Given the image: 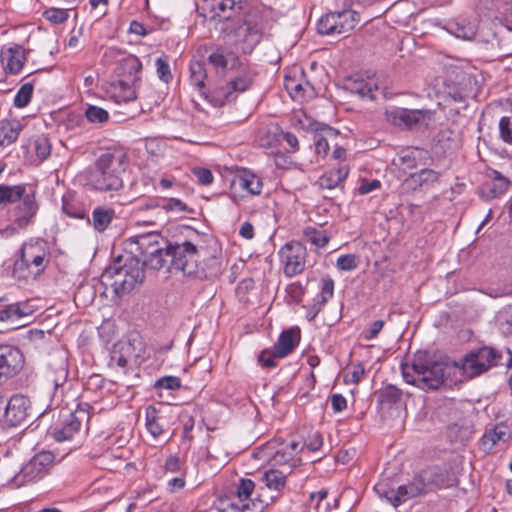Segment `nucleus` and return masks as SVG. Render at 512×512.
<instances>
[{"label":"nucleus","mask_w":512,"mask_h":512,"mask_svg":"<svg viewBox=\"0 0 512 512\" xmlns=\"http://www.w3.org/2000/svg\"><path fill=\"white\" fill-rule=\"evenodd\" d=\"M448 365L428 351H417L410 361L401 364L402 376L406 383L421 390H437L445 381Z\"/></svg>","instance_id":"obj_1"},{"label":"nucleus","mask_w":512,"mask_h":512,"mask_svg":"<svg viewBox=\"0 0 512 512\" xmlns=\"http://www.w3.org/2000/svg\"><path fill=\"white\" fill-rule=\"evenodd\" d=\"M50 261L47 243L42 239H30L23 243L19 257L15 260L12 276L18 281L35 280Z\"/></svg>","instance_id":"obj_2"},{"label":"nucleus","mask_w":512,"mask_h":512,"mask_svg":"<svg viewBox=\"0 0 512 512\" xmlns=\"http://www.w3.org/2000/svg\"><path fill=\"white\" fill-rule=\"evenodd\" d=\"M124 155L120 152H106L96 161L88 177V184L102 192L118 191L123 187L121 172Z\"/></svg>","instance_id":"obj_3"},{"label":"nucleus","mask_w":512,"mask_h":512,"mask_svg":"<svg viewBox=\"0 0 512 512\" xmlns=\"http://www.w3.org/2000/svg\"><path fill=\"white\" fill-rule=\"evenodd\" d=\"M102 278L105 282H109L116 295L121 296L143 282V264L137 257L129 256L123 263L119 261L108 267Z\"/></svg>","instance_id":"obj_4"},{"label":"nucleus","mask_w":512,"mask_h":512,"mask_svg":"<svg viewBox=\"0 0 512 512\" xmlns=\"http://www.w3.org/2000/svg\"><path fill=\"white\" fill-rule=\"evenodd\" d=\"M500 358L499 351L489 346H483L468 352L460 364L455 363V366L462 370L466 378L472 379L499 365Z\"/></svg>","instance_id":"obj_5"},{"label":"nucleus","mask_w":512,"mask_h":512,"mask_svg":"<svg viewBox=\"0 0 512 512\" xmlns=\"http://www.w3.org/2000/svg\"><path fill=\"white\" fill-rule=\"evenodd\" d=\"M201 248L192 241L170 244L171 265L187 276L202 277L204 271L198 263Z\"/></svg>","instance_id":"obj_6"},{"label":"nucleus","mask_w":512,"mask_h":512,"mask_svg":"<svg viewBox=\"0 0 512 512\" xmlns=\"http://www.w3.org/2000/svg\"><path fill=\"white\" fill-rule=\"evenodd\" d=\"M303 449L304 444L300 441H271L264 447L263 453L273 466H279L280 469L286 468V471H289L300 465L301 459L297 456Z\"/></svg>","instance_id":"obj_7"},{"label":"nucleus","mask_w":512,"mask_h":512,"mask_svg":"<svg viewBox=\"0 0 512 512\" xmlns=\"http://www.w3.org/2000/svg\"><path fill=\"white\" fill-rule=\"evenodd\" d=\"M306 248L300 242H289L279 250V257L283 265L284 274L288 277L303 272L306 265Z\"/></svg>","instance_id":"obj_8"},{"label":"nucleus","mask_w":512,"mask_h":512,"mask_svg":"<svg viewBox=\"0 0 512 512\" xmlns=\"http://www.w3.org/2000/svg\"><path fill=\"white\" fill-rule=\"evenodd\" d=\"M376 490L381 496L386 497L394 507H398L407 500L424 493L425 483L423 478L416 476L409 483L400 485L397 490L386 491L381 483L377 484Z\"/></svg>","instance_id":"obj_9"},{"label":"nucleus","mask_w":512,"mask_h":512,"mask_svg":"<svg viewBox=\"0 0 512 512\" xmlns=\"http://www.w3.org/2000/svg\"><path fill=\"white\" fill-rule=\"evenodd\" d=\"M233 197L244 198L261 194L263 189L262 179L251 171H242L236 174L230 185Z\"/></svg>","instance_id":"obj_10"},{"label":"nucleus","mask_w":512,"mask_h":512,"mask_svg":"<svg viewBox=\"0 0 512 512\" xmlns=\"http://www.w3.org/2000/svg\"><path fill=\"white\" fill-rule=\"evenodd\" d=\"M24 366L22 352L10 345H0V384L21 371Z\"/></svg>","instance_id":"obj_11"},{"label":"nucleus","mask_w":512,"mask_h":512,"mask_svg":"<svg viewBox=\"0 0 512 512\" xmlns=\"http://www.w3.org/2000/svg\"><path fill=\"white\" fill-rule=\"evenodd\" d=\"M352 12L344 10L337 13H329L318 21L317 31L321 35H341L352 29L350 20Z\"/></svg>","instance_id":"obj_12"},{"label":"nucleus","mask_w":512,"mask_h":512,"mask_svg":"<svg viewBox=\"0 0 512 512\" xmlns=\"http://www.w3.org/2000/svg\"><path fill=\"white\" fill-rule=\"evenodd\" d=\"M53 461L54 455L51 452L42 451L22 467L20 475L26 482L38 481L49 473Z\"/></svg>","instance_id":"obj_13"},{"label":"nucleus","mask_w":512,"mask_h":512,"mask_svg":"<svg viewBox=\"0 0 512 512\" xmlns=\"http://www.w3.org/2000/svg\"><path fill=\"white\" fill-rule=\"evenodd\" d=\"M139 80L140 77L115 80L106 86V95L116 103H128L134 101L137 98L136 85Z\"/></svg>","instance_id":"obj_14"},{"label":"nucleus","mask_w":512,"mask_h":512,"mask_svg":"<svg viewBox=\"0 0 512 512\" xmlns=\"http://www.w3.org/2000/svg\"><path fill=\"white\" fill-rule=\"evenodd\" d=\"M119 56H121V51L116 48H108L104 53L106 61L115 59L118 62V76L127 79L139 77V73L142 69L140 60L134 55H124L118 58Z\"/></svg>","instance_id":"obj_15"},{"label":"nucleus","mask_w":512,"mask_h":512,"mask_svg":"<svg viewBox=\"0 0 512 512\" xmlns=\"http://www.w3.org/2000/svg\"><path fill=\"white\" fill-rule=\"evenodd\" d=\"M85 418H87L85 410L67 411L62 415L61 425L53 431L55 440L62 442L71 439L80 430Z\"/></svg>","instance_id":"obj_16"},{"label":"nucleus","mask_w":512,"mask_h":512,"mask_svg":"<svg viewBox=\"0 0 512 512\" xmlns=\"http://www.w3.org/2000/svg\"><path fill=\"white\" fill-rule=\"evenodd\" d=\"M30 400L21 394L13 395L6 404L3 422L10 426L21 425L28 416Z\"/></svg>","instance_id":"obj_17"},{"label":"nucleus","mask_w":512,"mask_h":512,"mask_svg":"<svg viewBox=\"0 0 512 512\" xmlns=\"http://www.w3.org/2000/svg\"><path fill=\"white\" fill-rule=\"evenodd\" d=\"M388 120L399 127L412 129L426 117L430 119V112L426 110H410L394 107L387 111Z\"/></svg>","instance_id":"obj_18"},{"label":"nucleus","mask_w":512,"mask_h":512,"mask_svg":"<svg viewBox=\"0 0 512 512\" xmlns=\"http://www.w3.org/2000/svg\"><path fill=\"white\" fill-rule=\"evenodd\" d=\"M255 489L251 479H241L236 490L238 502L232 504L236 512H258L262 509L261 502L250 499Z\"/></svg>","instance_id":"obj_19"},{"label":"nucleus","mask_w":512,"mask_h":512,"mask_svg":"<svg viewBox=\"0 0 512 512\" xmlns=\"http://www.w3.org/2000/svg\"><path fill=\"white\" fill-rule=\"evenodd\" d=\"M511 437L510 429L505 423H499L487 428L480 440V448L490 453L494 448H504Z\"/></svg>","instance_id":"obj_20"},{"label":"nucleus","mask_w":512,"mask_h":512,"mask_svg":"<svg viewBox=\"0 0 512 512\" xmlns=\"http://www.w3.org/2000/svg\"><path fill=\"white\" fill-rule=\"evenodd\" d=\"M21 199L22 203L15 209L13 225L6 229L11 235L16 234L20 229L26 228L37 212V205L32 196L23 195Z\"/></svg>","instance_id":"obj_21"},{"label":"nucleus","mask_w":512,"mask_h":512,"mask_svg":"<svg viewBox=\"0 0 512 512\" xmlns=\"http://www.w3.org/2000/svg\"><path fill=\"white\" fill-rule=\"evenodd\" d=\"M162 237L158 232L136 235L130 239L131 253H138L142 259L150 253H155L160 247Z\"/></svg>","instance_id":"obj_22"},{"label":"nucleus","mask_w":512,"mask_h":512,"mask_svg":"<svg viewBox=\"0 0 512 512\" xmlns=\"http://www.w3.org/2000/svg\"><path fill=\"white\" fill-rule=\"evenodd\" d=\"M68 363L64 353H55L51 356L49 362L48 379L53 384L55 390L62 387L67 381Z\"/></svg>","instance_id":"obj_23"},{"label":"nucleus","mask_w":512,"mask_h":512,"mask_svg":"<svg viewBox=\"0 0 512 512\" xmlns=\"http://www.w3.org/2000/svg\"><path fill=\"white\" fill-rule=\"evenodd\" d=\"M26 62L25 50L21 46L2 49L1 63L5 72L18 74Z\"/></svg>","instance_id":"obj_24"},{"label":"nucleus","mask_w":512,"mask_h":512,"mask_svg":"<svg viewBox=\"0 0 512 512\" xmlns=\"http://www.w3.org/2000/svg\"><path fill=\"white\" fill-rule=\"evenodd\" d=\"M486 177L488 182L484 186L488 189V196L491 199L505 194L512 184L508 176L493 168L486 170Z\"/></svg>","instance_id":"obj_25"},{"label":"nucleus","mask_w":512,"mask_h":512,"mask_svg":"<svg viewBox=\"0 0 512 512\" xmlns=\"http://www.w3.org/2000/svg\"><path fill=\"white\" fill-rule=\"evenodd\" d=\"M24 126L17 119L0 120V152L16 142Z\"/></svg>","instance_id":"obj_26"},{"label":"nucleus","mask_w":512,"mask_h":512,"mask_svg":"<svg viewBox=\"0 0 512 512\" xmlns=\"http://www.w3.org/2000/svg\"><path fill=\"white\" fill-rule=\"evenodd\" d=\"M202 96L209 101V103L215 107H221L227 103H230L236 99L233 91V87H230L228 82L217 84L209 92L203 91Z\"/></svg>","instance_id":"obj_27"},{"label":"nucleus","mask_w":512,"mask_h":512,"mask_svg":"<svg viewBox=\"0 0 512 512\" xmlns=\"http://www.w3.org/2000/svg\"><path fill=\"white\" fill-rule=\"evenodd\" d=\"M334 294V281L329 276L323 277L320 281V291L315 298V303L308 312L307 317L313 320L320 312L322 307L333 297Z\"/></svg>","instance_id":"obj_28"},{"label":"nucleus","mask_w":512,"mask_h":512,"mask_svg":"<svg viewBox=\"0 0 512 512\" xmlns=\"http://www.w3.org/2000/svg\"><path fill=\"white\" fill-rule=\"evenodd\" d=\"M237 36L242 39L248 48H253L261 40L262 29L257 21L246 19L238 27Z\"/></svg>","instance_id":"obj_29"},{"label":"nucleus","mask_w":512,"mask_h":512,"mask_svg":"<svg viewBox=\"0 0 512 512\" xmlns=\"http://www.w3.org/2000/svg\"><path fill=\"white\" fill-rule=\"evenodd\" d=\"M299 339L300 333L296 329H289L282 332L274 347V356L282 358L289 355L298 344Z\"/></svg>","instance_id":"obj_30"},{"label":"nucleus","mask_w":512,"mask_h":512,"mask_svg":"<svg viewBox=\"0 0 512 512\" xmlns=\"http://www.w3.org/2000/svg\"><path fill=\"white\" fill-rule=\"evenodd\" d=\"M440 174L432 169H421L418 172L410 174L404 181V185L415 190L423 185L433 184L438 181Z\"/></svg>","instance_id":"obj_31"},{"label":"nucleus","mask_w":512,"mask_h":512,"mask_svg":"<svg viewBox=\"0 0 512 512\" xmlns=\"http://www.w3.org/2000/svg\"><path fill=\"white\" fill-rule=\"evenodd\" d=\"M449 31L455 37L463 40H475L478 35V27L474 21H455L449 24Z\"/></svg>","instance_id":"obj_32"},{"label":"nucleus","mask_w":512,"mask_h":512,"mask_svg":"<svg viewBox=\"0 0 512 512\" xmlns=\"http://www.w3.org/2000/svg\"><path fill=\"white\" fill-rule=\"evenodd\" d=\"M292 472V470L286 471V468L270 469L264 473L263 481L268 489L279 492L285 487L287 479Z\"/></svg>","instance_id":"obj_33"},{"label":"nucleus","mask_w":512,"mask_h":512,"mask_svg":"<svg viewBox=\"0 0 512 512\" xmlns=\"http://www.w3.org/2000/svg\"><path fill=\"white\" fill-rule=\"evenodd\" d=\"M24 148L28 153H34L40 162L47 159L51 153V144L45 135L29 139Z\"/></svg>","instance_id":"obj_34"},{"label":"nucleus","mask_w":512,"mask_h":512,"mask_svg":"<svg viewBox=\"0 0 512 512\" xmlns=\"http://www.w3.org/2000/svg\"><path fill=\"white\" fill-rule=\"evenodd\" d=\"M135 348L130 341H120L114 346L111 360L119 367H126L134 356Z\"/></svg>","instance_id":"obj_35"},{"label":"nucleus","mask_w":512,"mask_h":512,"mask_svg":"<svg viewBox=\"0 0 512 512\" xmlns=\"http://www.w3.org/2000/svg\"><path fill=\"white\" fill-rule=\"evenodd\" d=\"M114 216L115 212L112 208L98 206L92 212L91 223L95 230L103 232L108 228Z\"/></svg>","instance_id":"obj_36"},{"label":"nucleus","mask_w":512,"mask_h":512,"mask_svg":"<svg viewBox=\"0 0 512 512\" xmlns=\"http://www.w3.org/2000/svg\"><path fill=\"white\" fill-rule=\"evenodd\" d=\"M303 239L316 249H320L329 242L330 234L321 227L309 226L303 230Z\"/></svg>","instance_id":"obj_37"},{"label":"nucleus","mask_w":512,"mask_h":512,"mask_svg":"<svg viewBox=\"0 0 512 512\" xmlns=\"http://www.w3.org/2000/svg\"><path fill=\"white\" fill-rule=\"evenodd\" d=\"M349 174L347 166L338 168L337 170H330L324 173L318 180V184L323 189H333L338 186Z\"/></svg>","instance_id":"obj_38"},{"label":"nucleus","mask_w":512,"mask_h":512,"mask_svg":"<svg viewBox=\"0 0 512 512\" xmlns=\"http://www.w3.org/2000/svg\"><path fill=\"white\" fill-rule=\"evenodd\" d=\"M338 133L332 128H324L315 135V149L317 154L326 156L330 144L336 140Z\"/></svg>","instance_id":"obj_39"},{"label":"nucleus","mask_w":512,"mask_h":512,"mask_svg":"<svg viewBox=\"0 0 512 512\" xmlns=\"http://www.w3.org/2000/svg\"><path fill=\"white\" fill-rule=\"evenodd\" d=\"M168 257L171 258L170 245L166 248L160 246L157 252L148 254L141 263L151 269L160 270L166 265Z\"/></svg>","instance_id":"obj_40"},{"label":"nucleus","mask_w":512,"mask_h":512,"mask_svg":"<svg viewBox=\"0 0 512 512\" xmlns=\"http://www.w3.org/2000/svg\"><path fill=\"white\" fill-rule=\"evenodd\" d=\"M24 193L25 187L22 185H0V206L5 207L8 204L20 200L23 197Z\"/></svg>","instance_id":"obj_41"},{"label":"nucleus","mask_w":512,"mask_h":512,"mask_svg":"<svg viewBox=\"0 0 512 512\" xmlns=\"http://www.w3.org/2000/svg\"><path fill=\"white\" fill-rule=\"evenodd\" d=\"M419 478L424 479L425 487L427 484H433L439 487H444L448 484L447 482V471L439 467H433L424 470L418 475Z\"/></svg>","instance_id":"obj_42"},{"label":"nucleus","mask_w":512,"mask_h":512,"mask_svg":"<svg viewBox=\"0 0 512 512\" xmlns=\"http://www.w3.org/2000/svg\"><path fill=\"white\" fill-rule=\"evenodd\" d=\"M327 497L326 489L311 493L308 500L309 509H313L315 512H329L330 503L327 501Z\"/></svg>","instance_id":"obj_43"},{"label":"nucleus","mask_w":512,"mask_h":512,"mask_svg":"<svg viewBox=\"0 0 512 512\" xmlns=\"http://www.w3.org/2000/svg\"><path fill=\"white\" fill-rule=\"evenodd\" d=\"M402 391L394 385H386L380 390L379 402L389 407L399 403L402 399Z\"/></svg>","instance_id":"obj_44"},{"label":"nucleus","mask_w":512,"mask_h":512,"mask_svg":"<svg viewBox=\"0 0 512 512\" xmlns=\"http://www.w3.org/2000/svg\"><path fill=\"white\" fill-rule=\"evenodd\" d=\"M32 310L27 304H13L8 306L5 310L0 311V320L18 319L24 316H29Z\"/></svg>","instance_id":"obj_45"},{"label":"nucleus","mask_w":512,"mask_h":512,"mask_svg":"<svg viewBox=\"0 0 512 512\" xmlns=\"http://www.w3.org/2000/svg\"><path fill=\"white\" fill-rule=\"evenodd\" d=\"M377 90V85L372 79L358 80L354 79V94H357L362 99H374V91Z\"/></svg>","instance_id":"obj_46"},{"label":"nucleus","mask_w":512,"mask_h":512,"mask_svg":"<svg viewBox=\"0 0 512 512\" xmlns=\"http://www.w3.org/2000/svg\"><path fill=\"white\" fill-rule=\"evenodd\" d=\"M159 417L157 416L156 409L153 406H149L146 409V427L148 432L154 437L157 438L163 433V426L159 421Z\"/></svg>","instance_id":"obj_47"},{"label":"nucleus","mask_w":512,"mask_h":512,"mask_svg":"<svg viewBox=\"0 0 512 512\" xmlns=\"http://www.w3.org/2000/svg\"><path fill=\"white\" fill-rule=\"evenodd\" d=\"M253 77L250 72L242 71L238 76L228 82L230 87H233L234 95L237 97L238 93L246 91L252 84Z\"/></svg>","instance_id":"obj_48"},{"label":"nucleus","mask_w":512,"mask_h":512,"mask_svg":"<svg viewBox=\"0 0 512 512\" xmlns=\"http://www.w3.org/2000/svg\"><path fill=\"white\" fill-rule=\"evenodd\" d=\"M190 72H191V83L198 87L200 93L202 94L204 90V80L206 78V72L204 65L199 61H194L190 64Z\"/></svg>","instance_id":"obj_49"},{"label":"nucleus","mask_w":512,"mask_h":512,"mask_svg":"<svg viewBox=\"0 0 512 512\" xmlns=\"http://www.w3.org/2000/svg\"><path fill=\"white\" fill-rule=\"evenodd\" d=\"M291 121L292 124L299 129L307 131L318 130L317 123L314 122L305 112H295Z\"/></svg>","instance_id":"obj_50"},{"label":"nucleus","mask_w":512,"mask_h":512,"mask_svg":"<svg viewBox=\"0 0 512 512\" xmlns=\"http://www.w3.org/2000/svg\"><path fill=\"white\" fill-rule=\"evenodd\" d=\"M85 116L89 122L98 124L105 123L109 119V114L105 109L94 105L87 107Z\"/></svg>","instance_id":"obj_51"},{"label":"nucleus","mask_w":512,"mask_h":512,"mask_svg":"<svg viewBox=\"0 0 512 512\" xmlns=\"http://www.w3.org/2000/svg\"><path fill=\"white\" fill-rule=\"evenodd\" d=\"M33 94V85L31 83L23 84L14 98V105L18 108H23L28 105Z\"/></svg>","instance_id":"obj_52"},{"label":"nucleus","mask_w":512,"mask_h":512,"mask_svg":"<svg viewBox=\"0 0 512 512\" xmlns=\"http://www.w3.org/2000/svg\"><path fill=\"white\" fill-rule=\"evenodd\" d=\"M43 17L53 24H62L68 19V9L49 8L43 12Z\"/></svg>","instance_id":"obj_53"},{"label":"nucleus","mask_w":512,"mask_h":512,"mask_svg":"<svg viewBox=\"0 0 512 512\" xmlns=\"http://www.w3.org/2000/svg\"><path fill=\"white\" fill-rule=\"evenodd\" d=\"M499 135L504 143L512 145V116H504L499 120Z\"/></svg>","instance_id":"obj_54"},{"label":"nucleus","mask_w":512,"mask_h":512,"mask_svg":"<svg viewBox=\"0 0 512 512\" xmlns=\"http://www.w3.org/2000/svg\"><path fill=\"white\" fill-rule=\"evenodd\" d=\"M385 322L383 320H376L372 322L369 327L364 328L359 334V340H372L378 336L383 329Z\"/></svg>","instance_id":"obj_55"},{"label":"nucleus","mask_w":512,"mask_h":512,"mask_svg":"<svg viewBox=\"0 0 512 512\" xmlns=\"http://www.w3.org/2000/svg\"><path fill=\"white\" fill-rule=\"evenodd\" d=\"M304 296V287L298 283H292L286 288V298L289 303H299Z\"/></svg>","instance_id":"obj_56"},{"label":"nucleus","mask_w":512,"mask_h":512,"mask_svg":"<svg viewBox=\"0 0 512 512\" xmlns=\"http://www.w3.org/2000/svg\"><path fill=\"white\" fill-rule=\"evenodd\" d=\"M160 207L168 212H183L187 210L186 204L177 198L162 200Z\"/></svg>","instance_id":"obj_57"},{"label":"nucleus","mask_w":512,"mask_h":512,"mask_svg":"<svg viewBox=\"0 0 512 512\" xmlns=\"http://www.w3.org/2000/svg\"><path fill=\"white\" fill-rule=\"evenodd\" d=\"M156 69L159 79L163 82L168 83L172 79L169 64L163 58H157Z\"/></svg>","instance_id":"obj_58"},{"label":"nucleus","mask_w":512,"mask_h":512,"mask_svg":"<svg viewBox=\"0 0 512 512\" xmlns=\"http://www.w3.org/2000/svg\"><path fill=\"white\" fill-rule=\"evenodd\" d=\"M235 0H211V9L215 15H220L233 9Z\"/></svg>","instance_id":"obj_59"},{"label":"nucleus","mask_w":512,"mask_h":512,"mask_svg":"<svg viewBox=\"0 0 512 512\" xmlns=\"http://www.w3.org/2000/svg\"><path fill=\"white\" fill-rule=\"evenodd\" d=\"M156 386L166 390H175L180 388L181 381L175 376H165L156 382Z\"/></svg>","instance_id":"obj_60"},{"label":"nucleus","mask_w":512,"mask_h":512,"mask_svg":"<svg viewBox=\"0 0 512 512\" xmlns=\"http://www.w3.org/2000/svg\"><path fill=\"white\" fill-rule=\"evenodd\" d=\"M208 61L216 68H225L227 65V59L224 50L221 48H218L212 52L208 57Z\"/></svg>","instance_id":"obj_61"},{"label":"nucleus","mask_w":512,"mask_h":512,"mask_svg":"<svg viewBox=\"0 0 512 512\" xmlns=\"http://www.w3.org/2000/svg\"><path fill=\"white\" fill-rule=\"evenodd\" d=\"M194 176L197 178L198 182L203 185H209L213 182V175L211 171L207 168L196 167L192 170Z\"/></svg>","instance_id":"obj_62"},{"label":"nucleus","mask_w":512,"mask_h":512,"mask_svg":"<svg viewBox=\"0 0 512 512\" xmlns=\"http://www.w3.org/2000/svg\"><path fill=\"white\" fill-rule=\"evenodd\" d=\"M63 212L69 217L76 219H83L85 217V212L81 209L74 208L69 202L66 196L63 197Z\"/></svg>","instance_id":"obj_63"},{"label":"nucleus","mask_w":512,"mask_h":512,"mask_svg":"<svg viewBox=\"0 0 512 512\" xmlns=\"http://www.w3.org/2000/svg\"><path fill=\"white\" fill-rule=\"evenodd\" d=\"M478 35H480V36L475 39L478 42H482L487 45H491V47H494L495 44H498L496 35L493 32H491L490 30L485 32V30L482 29V30L478 31Z\"/></svg>","instance_id":"obj_64"}]
</instances>
